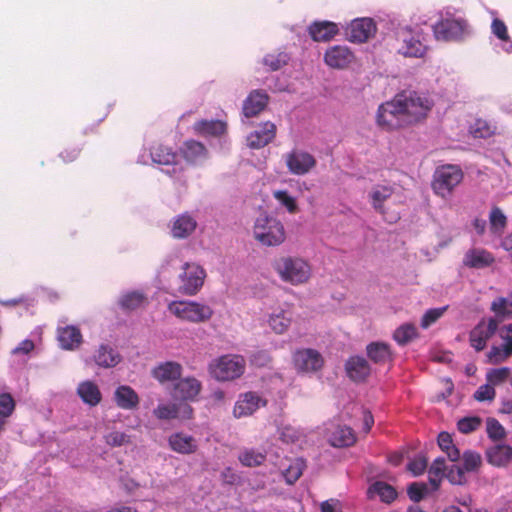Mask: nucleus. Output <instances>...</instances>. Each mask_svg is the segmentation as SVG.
Wrapping results in <instances>:
<instances>
[{"label":"nucleus","mask_w":512,"mask_h":512,"mask_svg":"<svg viewBox=\"0 0 512 512\" xmlns=\"http://www.w3.org/2000/svg\"><path fill=\"white\" fill-rule=\"evenodd\" d=\"M286 165L291 173L304 175L316 165V160L307 152L292 151L286 155Z\"/></svg>","instance_id":"2eb2a0df"},{"label":"nucleus","mask_w":512,"mask_h":512,"mask_svg":"<svg viewBox=\"0 0 512 512\" xmlns=\"http://www.w3.org/2000/svg\"><path fill=\"white\" fill-rule=\"evenodd\" d=\"M491 31L498 39H500L502 41L510 40L507 26L504 23V21H502L499 18L493 19L492 24H491Z\"/></svg>","instance_id":"e2e57ef3"},{"label":"nucleus","mask_w":512,"mask_h":512,"mask_svg":"<svg viewBox=\"0 0 512 512\" xmlns=\"http://www.w3.org/2000/svg\"><path fill=\"white\" fill-rule=\"evenodd\" d=\"M489 464L495 467H505L512 461V447L509 445H495L486 450Z\"/></svg>","instance_id":"393cba45"},{"label":"nucleus","mask_w":512,"mask_h":512,"mask_svg":"<svg viewBox=\"0 0 512 512\" xmlns=\"http://www.w3.org/2000/svg\"><path fill=\"white\" fill-rule=\"evenodd\" d=\"M368 495L370 498L376 495L382 502L390 504L397 498L398 494L392 485L384 481H376L368 488Z\"/></svg>","instance_id":"2f4dec72"},{"label":"nucleus","mask_w":512,"mask_h":512,"mask_svg":"<svg viewBox=\"0 0 512 512\" xmlns=\"http://www.w3.org/2000/svg\"><path fill=\"white\" fill-rule=\"evenodd\" d=\"M428 491L425 483L413 482L407 488L409 498L414 502H420Z\"/></svg>","instance_id":"6e6d98bb"},{"label":"nucleus","mask_w":512,"mask_h":512,"mask_svg":"<svg viewBox=\"0 0 512 512\" xmlns=\"http://www.w3.org/2000/svg\"><path fill=\"white\" fill-rule=\"evenodd\" d=\"M273 196L289 213L294 214L298 211L295 198L290 196L286 190L274 191Z\"/></svg>","instance_id":"3c124183"},{"label":"nucleus","mask_w":512,"mask_h":512,"mask_svg":"<svg viewBox=\"0 0 512 512\" xmlns=\"http://www.w3.org/2000/svg\"><path fill=\"white\" fill-rule=\"evenodd\" d=\"M196 227V220L191 215L185 213L174 220L171 233L174 238L182 239L192 234Z\"/></svg>","instance_id":"cd10ccee"},{"label":"nucleus","mask_w":512,"mask_h":512,"mask_svg":"<svg viewBox=\"0 0 512 512\" xmlns=\"http://www.w3.org/2000/svg\"><path fill=\"white\" fill-rule=\"evenodd\" d=\"M501 338L504 340V344L501 345L504 351L512 355V323L502 328Z\"/></svg>","instance_id":"69168bd1"},{"label":"nucleus","mask_w":512,"mask_h":512,"mask_svg":"<svg viewBox=\"0 0 512 512\" xmlns=\"http://www.w3.org/2000/svg\"><path fill=\"white\" fill-rule=\"evenodd\" d=\"M467 27L464 19L445 18L433 26V32L437 40L458 41L463 38Z\"/></svg>","instance_id":"9d476101"},{"label":"nucleus","mask_w":512,"mask_h":512,"mask_svg":"<svg viewBox=\"0 0 512 512\" xmlns=\"http://www.w3.org/2000/svg\"><path fill=\"white\" fill-rule=\"evenodd\" d=\"M150 155L154 163L160 165L176 164L177 154L171 148L162 144L153 146Z\"/></svg>","instance_id":"e433bc0d"},{"label":"nucleus","mask_w":512,"mask_h":512,"mask_svg":"<svg viewBox=\"0 0 512 512\" xmlns=\"http://www.w3.org/2000/svg\"><path fill=\"white\" fill-rule=\"evenodd\" d=\"M329 442L334 447H348L356 442V436L352 428L338 426L330 435Z\"/></svg>","instance_id":"473e14b6"},{"label":"nucleus","mask_w":512,"mask_h":512,"mask_svg":"<svg viewBox=\"0 0 512 512\" xmlns=\"http://www.w3.org/2000/svg\"><path fill=\"white\" fill-rule=\"evenodd\" d=\"M510 375L511 369L509 367L490 369L486 373V380L494 387L505 383Z\"/></svg>","instance_id":"09e8293b"},{"label":"nucleus","mask_w":512,"mask_h":512,"mask_svg":"<svg viewBox=\"0 0 512 512\" xmlns=\"http://www.w3.org/2000/svg\"><path fill=\"white\" fill-rule=\"evenodd\" d=\"M345 370L354 382H364L371 374L370 364L362 356H351L345 363Z\"/></svg>","instance_id":"a211bd4d"},{"label":"nucleus","mask_w":512,"mask_h":512,"mask_svg":"<svg viewBox=\"0 0 512 512\" xmlns=\"http://www.w3.org/2000/svg\"><path fill=\"white\" fill-rule=\"evenodd\" d=\"M168 311L182 321L203 323L213 316V309L206 304L196 301H172L168 304Z\"/></svg>","instance_id":"423d86ee"},{"label":"nucleus","mask_w":512,"mask_h":512,"mask_svg":"<svg viewBox=\"0 0 512 512\" xmlns=\"http://www.w3.org/2000/svg\"><path fill=\"white\" fill-rule=\"evenodd\" d=\"M496 127L491 125L487 120L476 119L470 125V133L474 138H489L495 133Z\"/></svg>","instance_id":"37998d69"},{"label":"nucleus","mask_w":512,"mask_h":512,"mask_svg":"<svg viewBox=\"0 0 512 512\" xmlns=\"http://www.w3.org/2000/svg\"><path fill=\"white\" fill-rule=\"evenodd\" d=\"M79 154L80 149L78 147H66L60 152L59 157L64 163H71L79 157Z\"/></svg>","instance_id":"774afa93"},{"label":"nucleus","mask_w":512,"mask_h":512,"mask_svg":"<svg viewBox=\"0 0 512 512\" xmlns=\"http://www.w3.org/2000/svg\"><path fill=\"white\" fill-rule=\"evenodd\" d=\"M238 459L243 466L257 467L264 463L266 455L254 449H244Z\"/></svg>","instance_id":"c03bdc74"},{"label":"nucleus","mask_w":512,"mask_h":512,"mask_svg":"<svg viewBox=\"0 0 512 512\" xmlns=\"http://www.w3.org/2000/svg\"><path fill=\"white\" fill-rule=\"evenodd\" d=\"M394 189L389 185H376L369 193L372 207L380 214H384V202L391 198Z\"/></svg>","instance_id":"7c9ffc66"},{"label":"nucleus","mask_w":512,"mask_h":512,"mask_svg":"<svg viewBox=\"0 0 512 512\" xmlns=\"http://www.w3.org/2000/svg\"><path fill=\"white\" fill-rule=\"evenodd\" d=\"M253 236L261 245L279 246L286 239L284 225L275 217L261 214L253 226Z\"/></svg>","instance_id":"20e7f679"},{"label":"nucleus","mask_w":512,"mask_h":512,"mask_svg":"<svg viewBox=\"0 0 512 512\" xmlns=\"http://www.w3.org/2000/svg\"><path fill=\"white\" fill-rule=\"evenodd\" d=\"M182 269L183 272L179 275L181 285L178 291L182 295L194 296L202 288L206 278V272L200 265L189 262L184 263Z\"/></svg>","instance_id":"1a4fd4ad"},{"label":"nucleus","mask_w":512,"mask_h":512,"mask_svg":"<svg viewBox=\"0 0 512 512\" xmlns=\"http://www.w3.org/2000/svg\"><path fill=\"white\" fill-rule=\"evenodd\" d=\"M491 311L501 319L510 318L512 319V292L507 298L498 297L491 304Z\"/></svg>","instance_id":"a19ab883"},{"label":"nucleus","mask_w":512,"mask_h":512,"mask_svg":"<svg viewBox=\"0 0 512 512\" xmlns=\"http://www.w3.org/2000/svg\"><path fill=\"white\" fill-rule=\"evenodd\" d=\"M490 231L496 236H502L507 227V217L503 211L495 206L489 214Z\"/></svg>","instance_id":"58836bf2"},{"label":"nucleus","mask_w":512,"mask_h":512,"mask_svg":"<svg viewBox=\"0 0 512 512\" xmlns=\"http://www.w3.org/2000/svg\"><path fill=\"white\" fill-rule=\"evenodd\" d=\"M376 33V24L371 18L353 20L346 28V37L353 43H364Z\"/></svg>","instance_id":"ddd939ff"},{"label":"nucleus","mask_w":512,"mask_h":512,"mask_svg":"<svg viewBox=\"0 0 512 512\" xmlns=\"http://www.w3.org/2000/svg\"><path fill=\"white\" fill-rule=\"evenodd\" d=\"M495 396V388L488 382L484 385H481L474 393V398L477 401H491L495 398Z\"/></svg>","instance_id":"bf43d9fd"},{"label":"nucleus","mask_w":512,"mask_h":512,"mask_svg":"<svg viewBox=\"0 0 512 512\" xmlns=\"http://www.w3.org/2000/svg\"><path fill=\"white\" fill-rule=\"evenodd\" d=\"M486 430L488 437L494 441L501 440L506 436L504 427L495 418L487 421Z\"/></svg>","instance_id":"5fc2aeb1"},{"label":"nucleus","mask_w":512,"mask_h":512,"mask_svg":"<svg viewBox=\"0 0 512 512\" xmlns=\"http://www.w3.org/2000/svg\"><path fill=\"white\" fill-rule=\"evenodd\" d=\"M446 471L445 459L442 457L436 458L429 468V474H433L436 477H444Z\"/></svg>","instance_id":"338daca9"},{"label":"nucleus","mask_w":512,"mask_h":512,"mask_svg":"<svg viewBox=\"0 0 512 512\" xmlns=\"http://www.w3.org/2000/svg\"><path fill=\"white\" fill-rule=\"evenodd\" d=\"M448 309V306L432 308L425 312L421 319V327L426 329L440 319Z\"/></svg>","instance_id":"864d4df0"},{"label":"nucleus","mask_w":512,"mask_h":512,"mask_svg":"<svg viewBox=\"0 0 512 512\" xmlns=\"http://www.w3.org/2000/svg\"><path fill=\"white\" fill-rule=\"evenodd\" d=\"M417 337V329L412 324H403L398 327L393 334V339L399 345H406Z\"/></svg>","instance_id":"a18cd8bd"},{"label":"nucleus","mask_w":512,"mask_h":512,"mask_svg":"<svg viewBox=\"0 0 512 512\" xmlns=\"http://www.w3.org/2000/svg\"><path fill=\"white\" fill-rule=\"evenodd\" d=\"M292 359L294 367L298 372H316L324 365L322 355L312 348L296 350L292 355Z\"/></svg>","instance_id":"9b49d317"},{"label":"nucleus","mask_w":512,"mask_h":512,"mask_svg":"<svg viewBox=\"0 0 512 512\" xmlns=\"http://www.w3.org/2000/svg\"><path fill=\"white\" fill-rule=\"evenodd\" d=\"M15 409V401L11 394H0V416H11Z\"/></svg>","instance_id":"052dcab7"},{"label":"nucleus","mask_w":512,"mask_h":512,"mask_svg":"<svg viewBox=\"0 0 512 512\" xmlns=\"http://www.w3.org/2000/svg\"><path fill=\"white\" fill-rule=\"evenodd\" d=\"M201 390V383L195 378L179 380L173 388V401L160 404L154 411V416H189L192 413L187 400L194 399Z\"/></svg>","instance_id":"f257e3e1"},{"label":"nucleus","mask_w":512,"mask_h":512,"mask_svg":"<svg viewBox=\"0 0 512 512\" xmlns=\"http://www.w3.org/2000/svg\"><path fill=\"white\" fill-rule=\"evenodd\" d=\"M498 321L489 318L487 321L482 319L469 333V343L477 352L484 350L487 341L496 333Z\"/></svg>","instance_id":"f8f14e48"},{"label":"nucleus","mask_w":512,"mask_h":512,"mask_svg":"<svg viewBox=\"0 0 512 512\" xmlns=\"http://www.w3.org/2000/svg\"><path fill=\"white\" fill-rule=\"evenodd\" d=\"M289 57L286 53L267 54L263 58V64L269 71H277L288 63Z\"/></svg>","instance_id":"8fccbe9b"},{"label":"nucleus","mask_w":512,"mask_h":512,"mask_svg":"<svg viewBox=\"0 0 512 512\" xmlns=\"http://www.w3.org/2000/svg\"><path fill=\"white\" fill-rule=\"evenodd\" d=\"M182 374V366L177 362L168 361L153 369L152 375L160 383L178 380Z\"/></svg>","instance_id":"a878e982"},{"label":"nucleus","mask_w":512,"mask_h":512,"mask_svg":"<svg viewBox=\"0 0 512 512\" xmlns=\"http://www.w3.org/2000/svg\"><path fill=\"white\" fill-rule=\"evenodd\" d=\"M311 38L316 42H327L338 33V25L331 21H315L308 28Z\"/></svg>","instance_id":"4be33fe9"},{"label":"nucleus","mask_w":512,"mask_h":512,"mask_svg":"<svg viewBox=\"0 0 512 512\" xmlns=\"http://www.w3.org/2000/svg\"><path fill=\"white\" fill-rule=\"evenodd\" d=\"M168 444L174 452L184 455L193 454L198 449L195 438L180 432L171 434L168 438Z\"/></svg>","instance_id":"5701e85b"},{"label":"nucleus","mask_w":512,"mask_h":512,"mask_svg":"<svg viewBox=\"0 0 512 512\" xmlns=\"http://www.w3.org/2000/svg\"><path fill=\"white\" fill-rule=\"evenodd\" d=\"M291 314L281 310L279 313L272 314L269 318V326L277 334H283L291 324Z\"/></svg>","instance_id":"79ce46f5"},{"label":"nucleus","mask_w":512,"mask_h":512,"mask_svg":"<svg viewBox=\"0 0 512 512\" xmlns=\"http://www.w3.org/2000/svg\"><path fill=\"white\" fill-rule=\"evenodd\" d=\"M246 369V360L242 355L227 354L209 364V373L217 381L227 382L240 378Z\"/></svg>","instance_id":"39448f33"},{"label":"nucleus","mask_w":512,"mask_h":512,"mask_svg":"<svg viewBox=\"0 0 512 512\" xmlns=\"http://www.w3.org/2000/svg\"><path fill=\"white\" fill-rule=\"evenodd\" d=\"M267 405V399L257 392L249 391L239 395L234 407V416H250Z\"/></svg>","instance_id":"4468645a"},{"label":"nucleus","mask_w":512,"mask_h":512,"mask_svg":"<svg viewBox=\"0 0 512 512\" xmlns=\"http://www.w3.org/2000/svg\"><path fill=\"white\" fill-rule=\"evenodd\" d=\"M465 472L459 465H451L444 475L452 485H464L467 482Z\"/></svg>","instance_id":"603ef678"},{"label":"nucleus","mask_w":512,"mask_h":512,"mask_svg":"<svg viewBox=\"0 0 512 512\" xmlns=\"http://www.w3.org/2000/svg\"><path fill=\"white\" fill-rule=\"evenodd\" d=\"M58 341L65 350L77 349L82 343V334L75 326H66L58 329Z\"/></svg>","instance_id":"bb28decb"},{"label":"nucleus","mask_w":512,"mask_h":512,"mask_svg":"<svg viewBox=\"0 0 512 512\" xmlns=\"http://www.w3.org/2000/svg\"><path fill=\"white\" fill-rule=\"evenodd\" d=\"M181 154L186 161L197 163L207 157V149L201 142L188 140L184 142L181 148Z\"/></svg>","instance_id":"c756f323"},{"label":"nucleus","mask_w":512,"mask_h":512,"mask_svg":"<svg viewBox=\"0 0 512 512\" xmlns=\"http://www.w3.org/2000/svg\"><path fill=\"white\" fill-rule=\"evenodd\" d=\"M366 353L368 358L378 365H385L393 360L390 346L384 342L369 343L366 347Z\"/></svg>","instance_id":"b1692460"},{"label":"nucleus","mask_w":512,"mask_h":512,"mask_svg":"<svg viewBox=\"0 0 512 512\" xmlns=\"http://www.w3.org/2000/svg\"><path fill=\"white\" fill-rule=\"evenodd\" d=\"M428 460L425 456L419 455L408 464V470L414 475H421L427 468Z\"/></svg>","instance_id":"680f3d73"},{"label":"nucleus","mask_w":512,"mask_h":512,"mask_svg":"<svg viewBox=\"0 0 512 512\" xmlns=\"http://www.w3.org/2000/svg\"><path fill=\"white\" fill-rule=\"evenodd\" d=\"M276 135V126L272 122H265L259 130L251 132L247 137L250 148L259 149L269 144Z\"/></svg>","instance_id":"412c9836"},{"label":"nucleus","mask_w":512,"mask_h":512,"mask_svg":"<svg viewBox=\"0 0 512 512\" xmlns=\"http://www.w3.org/2000/svg\"><path fill=\"white\" fill-rule=\"evenodd\" d=\"M511 356V354H508L504 351L502 346H492L489 352L486 354L487 362L494 365L504 362Z\"/></svg>","instance_id":"4d7b16f0"},{"label":"nucleus","mask_w":512,"mask_h":512,"mask_svg":"<svg viewBox=\"0 0 512 512\" xmlns=\"http://www.w3.org/2000/svg\"><path fill=\"white\" fill-rule=\"evenodd\" d=\"M463 470L465 473L477 472L482 465V458L478 452L467 450L462 455Z\"/></svg>","instance_id":"de8ad7c7"},{"label":"nucleus","mask_w":512,"mask_h":512,"mask_svg":"<svg viewBox=\"0 0 512 512\" xmlns=\"http://www.w3.org/2000/svg\"><path fill=\"white\" fill-rule=\"evenodd\" d=\"M271 357L266 351H256L250 356V362L257 367H264L270 363Z\"/></svg>","instance_id":"0e129e2a"},{"label":"nucleus","mask_w":512,"mask_h":512,"mask_svg":"<svg viewBox=\"0 0 512 512\" xmlns=\"http://www.w3.org/2000/svg\"><path fill=\"white\" fill-rule=\"evenodd\" d=\"M114 400L122 409L131 410L139 404L137 393L127 385L119 386L114 393Z\"/></svg>","instance_id":"c85d7f7f"},{"label":"nucleus","mask_w":512,"mask_h":512,"mask_svg":"<svg viewBox=\"0 0 512 512\" xmlns=\"http://www.w3.org/2000/svg\"><path fill=\"white\" fill-rule=\"evenodd\" d=\"M495 262L494 255L482 248L469 249L463 257V265L471 269H484Z\"/></svg>","instance_id":"f3484780"},{"label":"nucleus","mask_w":512,"mask_h":512,"mask_svg":"<svg viewBox=\"0 0 512 512\" xmlns=\"http://www.w3.org/2000/svg\"><path fill=\"white\" fill-rule=\"evenodd\" d=\"M481 425V418H460L457 427L461 433L468 434L477 430Z\"/></svg>","instance_id":"13d9d810"},{"label":"nucleus","mask_w":512,"mask_h":512,"mask_svg":"<svg viewBox=\"0 0 512 512\" xmlns=\"http://www.w3.org/2000/svg\"><path fill=\"white\" fill-rule=\"evenodd\" d=\"M402 111L397 95H395L392 100L378 107L376 115L377 125L382 130L388 132L407 128Z\"/></svg>","instance_id":"0eeeda50"},{"label":"nucleus","mask_w":512,"mask_h":512,"mask_svg":"<svg viewBox=\"0 0 512 512\" xmlns=\"http://www.w3.org/2000/svg\"><path fill=\"white\" fill-rule=\"evenodd\" d=\"M94 358L96 364L104 368L114 367L121 361L120 354L108 345H101Z\"/></svg>","instance_id":"f704fd0d"},{"label":"nucleus","mask_w":512,"mask_h":512,"mask_svg":"<svg viewBox=\"0 0 512 512\" xmlns=\"http://www.w3.org/2000/svg\"><path fill=\"white\" fill-rule=\"evenodd\" d=\"M269 101L268 94L263 90H253L243 103V114L246 118L257 116L263 111Z\"/></svg>","instance_id":"aec40b11"},{"label":"nucleus","mask_w":512,"mask_h":512,"mask_svg":"<svg viewBox=\"0 0 512 512\" xmlns=\"http://www.w3.org/2000/svg\"><path fill=\"white\" fill-rule=\"evenodd\" d=\"M272 267L283 282L294 286L307 283L312 274L310 263L297 256L278 257L273 261Z\"/></svg>","instance_id":"f03ea898"},{"label":"nucleus","mask_w":512,"mask_h":512,"mask_svg":"<svg viewBox=\"0 0 512 512\" xmlns=\"http://www.w3.org/2000/svg\"><path fill=\"white\" fill-rule=\"evenodd\" d=\"M148 304L146 295L140 291L124 293L119 299V305L124 311H133Z\"/></svg>","instance_id":"72a5a7b5"},{"label":"nucleus","mask_w":512,"mask_h":512,"mask_svg":"<svg viewBox=\"0 0 512 512\" xmlns=\"http://www.w3.org/2000/svg\"><path fill=\"white\" fill-rule=\"evenodd\" d=\"M306 465L303 459H295L284 471L283 476L288 484H294L303 474Z\"/></svg>","instance_id":"49530a36"},{"label":"nucleus","mask_w":512,"mask_h":512,"mask_svg":"<svg viewBox=\"0 0 512 512\" xmlns=\"http://www.w3.org/2000/svg\"><path fill=\"white\" fill-rule=\"evenodd\" d=\"M197 131L211 136H221L226 133L227 124L221 120H201L195 124Z\"/></svg>","instance_id":"4c0bfd02"},{"label":"nucleus","mask_w":512,"mask_h":512,"mask_svg":"<svg viewBox=\"0 0 512 512\" xmlns=\"http://www.w3.org/2000/svg\"><path fill=\"white\" fill-rule=\"evenodd\" d=\"M440 449L446 453L450 461L456 462L460 459L461 454L459 449L453 444L452 437L447 432H441L437 439Z\"/></svg>","instance_id":"ea45409f"},{"label":"nucleus","mask_w":512,"mask_h":512,"mask_svg":"<svg viewBox=\"0 0 512 512\" xmlns=\"http://www.w3.org/2000/svg\"><path fill=\"white\" fill-rule=\"evenodd\" d=\"M463 179V172L456 165H443L436 169L432 188L437 195L446 197Z\"/></svg>","instance_id":"6e6552de"},{"label":"nucleus","mask_w":512,"mask_h":512,"mask_svg":"<svg viewBox=\"0 0 512 512\" xmlns=\"http://www.w3.org/2000/svg\"><path fill=\"white\" fill-rule=\"evenodd\" d=\"M403 45L400 52L406 57H422L426 52V45L419 38V35H414L411 30L405 29L400 33Z\"/></svg>","instance_id":"6ab92c4d"},{"label":"nucleus","mask_w":512,"mask_h":512,"mask_svg":"<svg viewBox=\"0 0 512 512\" xmlns=\"http://www.w3.org/2000/svg\"><path fill=\"white\" fill-rule=\"evenodd\" d=\"M354 60L352 51L343 45H335L328 48L324 54L325 63L334 69L346 68Z\"/></svg>","instance_id":"dca6fc26"},{"label":"nucleus","mask_w":512,"mask_h":512,"mask_svg":"<svg viewBox=\"0 0 512 512\" xmlns=\"http://www.w3.org/2000/svg\"><path fill=\"white\" fill-rule=\"evenodd\" d=\"M397 98L407 127L424 122L434 106L429 97L417 92H401Z\"/></svg>","instance_id":"7ed1b4c3"},{"label":"nucleus","mask_w":512,"mask_h":512,"mask_svg":"<svg viewBox=\"0 0 512 512\" xmlns=\"http://www.w3.org/2000/svg\"><path fill=\"white\" fill-rule=\"evenodd\" d=\"M80 398L91 406L97 405L101 400V393L98 386L91 382H82L77 389Z\"/></svg>","instance_id":"c9c22d12"}]
</instances>
